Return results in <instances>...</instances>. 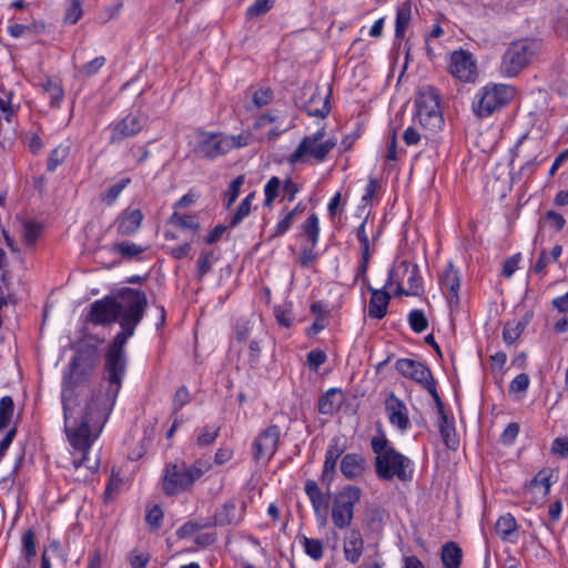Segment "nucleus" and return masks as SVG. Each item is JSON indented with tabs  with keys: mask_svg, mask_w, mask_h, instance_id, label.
Instances as JSON below:
<instances>
[{
	"mask_svg": "<svg viewBox=\"0 0 568 568\" xmlns=\"http://www.w3.org/2000/svg\"><path fill=\"white\" fill-rule=\"evenodd\" d=\"M104 335H87L77 346L75 354L69 364V372L62 379L61 399L64 417V430L72 448L79 453L73 456L72 465L78 471L82 467L91 473L95 471L98 464H88V454L93 444L92 424L88 420L89 414L85 403L90 399L92 390L88 382L100 359V345L104 343Z\"/></svg>",
	"mask_w": 568,
	"mask_h": 568,
	"instance_id": "nucleus-1",
	"label": "nucleus"
},
{
	"mask_svg": "<svg viewBox=\"0 0 568 568\" xmlns=\"http://www.w3.org/2000/svg\"><path fill=\"white\" fill-rule=\"evenodd\" d=\"M138 322H121V331L108 345L104 354V371L106 378L97 389H92L90 399L85 403L88 420L92 424L93 442L99 437L115 404L126 372L125 344L133 336Z\"/></svg>",
	"mask_w": 568,
	"mask_h": 568,
	"instance_id": "nucleus-2",
	"label": "nucleus"
},
{
	"mask_svg": "<svg viewBox=\"0 0 568 568\" xmlns=\"http://www.w3.org/2000/svg\"><path fill=\"white\" fill-rule=\"evenodd\" d=\"M148 305L144 292L121 287L94 301L85 320H141Z\"/></svg>",
	"mask_w": 568,
	"mask_h": 568,
	"instance_id": "nucleus-3",
	"label": "nucleus"
},
{
	"mask_svg": "<svg viewBox=\"0 0 568 568\" xmlns=\"http://www.w3.org/2000/svg\"><path fill=\"white\" fill-rule=\"evenodd\" d=\"M371 447L375 454V471L381 480H398L406 483L412 480L414 475V463L403 455L388 440L382 428L371 439Z\"/></svg>",
	"mask_w": 568,
	"mask_h": 568,
	"instance_id": "nucleus-4",
	"label": "nucleus"
},
{
	"mask_svg": "<svg viewBox=\"0 0 568 568\" xmlns=\"http://www.w3.org/2000/svg\"><path fill=\"white\" fill-rule=\"evenodd\" d=\"M344 450L345 447L341 444L339 438H332L325 453V459L321 475V480L327 489L326 494L322 491L317 481L314 479H306L304 484V491L310 499L316 523L320 526H325L327 523V513L329 508L328 490L334 480L337 460Z\"/></svg>",
	"mask_w": 568,
	"mask_h": 568,
	"instance_id": "nucleus-5",
	"label": "nucleus"
},
{
	"mask_svg": "<svg viewBox=\"0 0 568 568\" xmlns=\"http://www.w3.org/2000/svg\"><path fill=\"white\" fill-rule=\"evenodd\" d=\"M212 464L199 458L187 465L184 460L168 463L163 469L162 490L165 496H176L189 491L210 469Z\"/></svg>",
	"mask_w": 568,
	"mask_h": 568,
	"instance_id": "nucleus-6",
	"label": "nucleus"
},
{
	"mask_svg": "<svg viewBox=\"0 0 568 568\" xmlns=\"http://www.w3.org/2000/svg\"><path fill=\"white\" fill-rule=\"evenodd\" d=\"M541 43L535 39L513 41L501 57L500 72L513 78L527 68L534 57L540 51Z\"/></svg>",
	"mask_w": 568,
	"mask_h": 568,
	"instance_id": "nucleus-7",
	"label": "nucleus"
},
{
	"mask_svg": "<svg viewBox=\"0 0 568 568\" xmlns=\"http://www.w3.org/2000/svg\"><path fill=\"white\" fill-rule=\"evenodd\" d=\"M245 144V142H242V135L230 136L223 133L197 130L195 132V143L192 148V152L197 158L214 160Z\"/></svg>",
	"mask_w": 568,
	"mask_h": 568,
	"instance_id": "nucleus-8",
	"label": "nucleus"
},
{
	"mask_svg": "<svg viewBox=\"0 0 568 568\" xmlns=\"http://www.w3.org/2000/svg\"><path fill=\"white\" fill-rule=\"evenodd\" d=\"M362 490L354 485H347L334 494L332 499L331 519L335 528L348 529L354 520L355 506L359 503Z\"/></svg>",
	"mask_w": 568,
	"mask_h": 568,
	"instance_id": "nucleus-9",
	"label": "nucleus"
},
{
	"mask_svg": "<svg viewBox=\"0 0 568 568\" xmlns=\"http://www.w3.org/2000/svg\"><path fill=\"white\" fill-rule=\"evenodd\" d=\"M514 89L506 84H487L480 89L473 102V111L478 118H487L504 108L513 98Z\"/></svg>",
	"mask_w": 568,
	"mask_h": 568,
	"instance_id": "nucleus-10",
	"label": "nucleus"
},
{
	"mask_svg": "<svg viewBox=\"0 0 568 568\" xmlns=\"http://www.w3.org/2000/svg\"><path fill=\"white\" fill-rule=\"evenodd\" d=\"M395 367L404 377L410 378L423 385L435 399L439 408H443L440 397L436 389V382L430 369L426 365L410 358H399L396 361Z\"/></svg>",
	"mask_w": 568,
	"mask_h": 568,
	"instance_id": "nucleus-11",
	"label": "nucleus"
},
{
	"mask_svg": "<svg viewBox=\"0 0 568 568\" xmlns=\"http://www.w3.org/2000/svg\"><path fill=\"white\" fill-rule=\"evenodd\" d=\"M439 283L443 293L446 295L450 320H455L456 317H468L469 315L467 314V311L460 305L458 295L460 288L459 272L454 267L452 261L440 274Z\"/></svg>",
	"mask_w": 568,
	"mask_h": 568,
	"instance_id": "nucleus-12",
	"label": "nucleus"
},
{
	"mask_svg": "<svg viewBox=\"0 0 568 568\" xmlns=\"http://www.w3.org/2000/svg\"><path fill=\"white\" fill-rule=\"evenodd\" d=\"M281 437V428L271 425L262 430L253 442V457L256 462H268L277 450Z\"/></svg>",
	"mask_w": 568,
	"mask_h": 568,
	"instance_id": "nucleus-13",
	"label": "nucleus"
},
{
	"mask_svg": "<svg viewBox=\"0 0 568 568\" xmlns=\"http://www.w3.org/2000/svg\"><path fill=\"white\" fill-rule=\"evenodd\" d=\"M448 71L454 78L467 83L475 82L477 78L473 54L463 49L452 53Z\"/></svg>",
	"mask_w": 568,
	"mask_h": 568,
	"instance_id": "nucleus-14",
	"label": "nucleus"
},
{
	"mask_svg": "<svg viewBox=\"0 0 568 568\" xmlns=\"http://www.w3.org/2000/svg\"><path fill=\"white\" fill-rule=\"evenodd\" d=\"M336 146V140L327 139L322 143H306L305 149L302 148V142L298 144L296 150L290 155L288 162L290 164H296L300 162H305L306 158H313L318 162H322L326 159L328 153Z\"/></svg>",
	"mask_w": 568,
	"mask_h": 568,
	"instance_id": "nucleus-15",
	"label": "nucleus"
},
{
	"mask_svg": "<svg viewBox=\"0 0 568 568\" xmlns=\"http://www.w3.org/2000/svg\"><path fill=\"white\" fill-rule=\"evenodd\" d=\"M385 412L389 424L400 433H405L410 428L412 424L407 406L394 393L388 394L385 399Z\"/></svg>",
	"mask_w": 568,
	"mask_h": 568,
	"instance_id": "nucleus-16",
	"label": "nucleus"
},
{
	"mask_svg": "<svg viewBox=\"0 0 568 568\" xmlns=\"http://www.w3.org/2000/svg\"><path fill=\"white\" fill-rule=\"evenodd\" d=\"M303 234L306 236L308 247L305 246L300 253V263L303 267H307L311 262L315 261L317 254L314 252L315 246L318 243L320 237V223L318 217L315 213H312L307 220L301 225Z\"/></svg>",
	"mask_w": 568,
	"mask_h": 568,
	"instance_id": "nucleus-17",
	"label": "nucleus"
},
{
	"mask_svg": "<svg viewBox=\"0 0 568 568\" xmlns=\"http://www.w3.org/2000/svg\"><path fill=\"white\" fill-rule=\"evenodd\" d=\"M144 214L140 209H125L113 221L112 225L116 229L119 236H132L141 227Z\"/></svg>",
	"mask_w": 568,
	"mask_h": 568,
	"instance_id": "nucleus-18",
	"label": "nucleus"
},
{
	"mask_svg": "<svg viewBox=\"0 0 568 568\" xmlns=\"http://www.w3.org/2000/svg\"><path fill=\"white\" fill-rule=\"evenodd\" d=\"M143 126L144 120L141 116L128 114L112 128L110 143H120L126 138L136 135Z\"/></svg>",
	"mask_w": 568,
	"mask_h": 568,
	"instance_id": "nucleus-19",
	"label": "nucleus"
},
{
	"mask_svg": "<svg viewBox=\"0 0 568 568\" xmlns=\"http://www.w3.org/2000/svg\"><path fill=\"white\" fill-rule=\"evenodd\" d=\"M245 505H239L235 499L225 501L216 509L213 516L212 526L237 525L244 517Z\"/></svg>",
	"mask_w": 568,
	"mask_h": 568,
	"instance_id": "nucleus-20",
	"label": "nucleus"
},
{
	"mask_svg": "<svg viewBox=\"0 0 568 568\" xmlns=\"http://www.w3.org/2000/svg\"><path fill=\"white\" fill-rule=\"evenodd\" d=\"M343 551L345 559L351 564H357L364 551V539L357 528L348 529L344 535Z\"/></svg>",
	"mask_w": 568,
	"mask_h": 568,
	"instance_id": "nucleus-21",
	"label": "nucleus"
},
{
	"mask_svg": "<svg viewBox=\"0 0 568 568\" xmlns=\"http://www.w3.org/2000/svg\"><path fill=\"white\" fill-rule=\"evenodd\" d=\"M331 90L322 92L317 87L304 104V110L310 116L325 119L331 112Z\"/></svg>",
	"mask_w": 568,
	"mask_h": 568,
	"instance_id": "nucleus-22",
	"label": "nucleus"
},
{
	"mask_svg": "<svg viewBox=\"0 0 568 568\" xmlns=\"http://www.w3.org/2000/svg\"><path fill=\"white\" fill-rule=\"evenodd\" d=\"M367 288L371 292L368 315L373 318L382 320L386 315L390 294L388 291H386V287L373 288L371 285H368Z\"/></svg>",
	"mask_w": 568,
	"mask_h": 568,
	"instance_id": "nucleus-23",
	"label": "nucleus"
},
{
	"mask_svg": "<svg viewBox=\"0 0 568 568\" xmlns=\"http://www.w3.org/2000/svg\"><path fill=\"white\" fill-rule=\"evenodd\" d=\"M496 534L498 537L510 544H516L519 539L518 536V524L516 518L511 514H505L500 516L495 525Z\"/></svg>",
	"mask_w": 568,
	"mask_h": 568,
	"instance_id": "nucleus-24",
	"label": "nucleus"
},
{
	"mask_svg": "<svg viewBox=\"0 0 568 568\" xmlns=\"http://www.w3.org/2000/svg\"><path fill=\"white\" fill-rule=\"evenodd\" d=\"M366 469V460L361 454H346L341 460V471L347 479L361 477Z\"/></svg>",
	"mask_w": 568,
	"mask_h": 568,
	"instance_id": "nucleus-25",
	"label": "nucleus"
},
{
	"mask_svg": "<svg viewBox=\"0 0 568 568\" xmlns=\"http://www.w3.org/2000/svg\"><path fill=\"white\" fill-rule=\"evenodd\" d=\"M419 123L430 130L436 131L442 128L444 118L440 111V104L429 105L427 109L417 110Z\"/></svg>",
	"mask_w": 568,
	"mask_h": 568,
	"instance_id": "nucleus-26",
	"label": "nucleus"
},
{
	"mask_svg": "<svg viewBox=\"0 0 568 568\" xmlns=\"http://www.w3.org/2000/svg\"><path fill=\"white\" fill-rule=\"evenodd\" d=\"M442 561L445 568H459L462 564V548L454 541H447L442 547Z\"/></svg>",
	"mask_w": 568,
	"mask_h": 568,
	"instance_id": "nucleus-27",
	"label": "nucleus"
},
{
	"mask_svg": "<svg viewBox=\"0 0 568 568\" xmlns=\"http://www.w3.org/2000/svg\"><path fill=\"white\" fill-rule=\"evenodd\" d=\"M440 104V97L436 88L426 85L419 89L418 95L415 100L417 110L427 109L429 105Z\"/></svg>",
	"mask_w": 568,
	"mask_h": 568,
	"instance_id": "nucleus-28",
	"label": "nucleus"
},
{
	"mask_svg": "<svg viewBox=\"0 0 568 568\" xmlns=\"http://www.w3.org/2000/svg\"><path fill=\"white\" fill-rule=\"evenodd\" d=\"M412 17V7L410 2H403L396 12V22H395V37L403 38L405 34V30L410 22Z\"/></svg>",
	"mask_w": 568,
	"mask_h": 568,
	"instance_id": "nucleus-29",
	"label": "nucleus"
},
{
	"mask_svg": "<svg viewBox=\"0 0 568 568\" xmlns=\"http://www.w3.org/2000/svg\"><path fill=\"white\" fill-rule=\"evenodd\" d=\"M110 251L120 254L124 260H132L142 254L145 251V247L136 245L133 242L123 241L112 244Z\"/></svg>",
	"mask_w": 568,
	"mask_h": 568,
	"instance_id": "nucleus-30",
	"label": "nucleus"
},
{
	"mask_svg": "<svg viewBox=\"0 0 568 568\" xmlns=\"http://www.w3.org/2000/svg\"><path fill=\"white\" fill-rule=\"evenodd\" d=\"M300 542L303 547L304 552L315 561H320L324 556L323 541L306 536L300 537Z\"/></svg>",
	"mask_w": 568,
	"mask_h": 568,
	"instance_id": "nucleus-31",
	"label": "nucleus"
},
{
	"mask_svg": "<svg viewBox=\"0 0 568 568\" xmlns=\"http://www.w3.org/2000/svg\"><path fill=\"white\" fill-rule=\"evenodd\" d=\"M220 426L217 425H205L195 430L196 445L200 447H206L212 445L220 435Z\"/></svg>",
	"mask_w": 568,
	"mask_h": 568,
	"instance_id": "nucleus-32",
	"label": "nucleus"
},
{
	"mask_svg": "<svg viewBox=\"0 0 568 568\" xmlns=\"http://www.w3.org/2000/svg\"><path fill=\"white\" fill-rule=\"evenodd\" d=\"M526 328V322H506L503 341L507 346L514 345Z\"/></svg>",
	"mask_w": 568,
	"mask_h": 568,
	"instance_id": "nucleus-33",
	"label": "nucleus"
},
{
	"mask_svg": "<svg viewBox=\"0 0 568 568\" xmlns=\"http://www.w3.org/2000/svg\"><path fill=\"white\" fill-rule=\"evenodd\" d=\"M169 224H172L180 229H190L193 232H197L200 230V223L196 221L195 216L187 214H180L174 211L168 220Z\"/></svg>",
	"mask_w": 568,
	"mask_h": 568,
	"instance_id": "nucleus-34",
	"label": "nucleus"
},
{
	"mask_svg": "<svg viewBox=\"0 0 568 568\" xmlns=\"http://www.w3.org/2000/svg\"><path fill=\"white\" fill-rule=\"evenodd\" d=\"M254 199V192L250 193L245 199L242 200L240 205L237 206L236 211L234 212L229 227L234 229L236 227L244 217H246L251 213V205L252 201Z\"/></svg>",
	"mask_w": 568,
	"mask_h": 568,
	"instance_id": "nucleus-35",
	"label": "nucleus"
},
{
	"mask_svg": "<svg viewBox=\"0 0 568 568\" xmlns=\"http://www.w3.org/2000/svg\"><path fill=\"white\" fill-rule=\"evenodd\" d=\"M311 311L317 318L339 316L338 306L325 301H316L312 303Z\"/></svg>",
	"mask_w": 568,
	"mask_h": 568,
	"instance_id": "nucleus-36",
	"label": "nucleus"
},
{
	"mask_svg": "<svg viewBox=\"0 0 568 568\" xmlns=\"http://www.w3.org/2000/svg\"><path fill=\"white\" fill-rule=\"evenodd\" d=\"M163 519L164 514L161 507L159 505L151 507L145 515V523L148 525L149 531H158L162 527Z\"/></svg>",
	"mask_w": 568,
	"mask_h": 568,
	"instance_id": "nucleus-37",
	"label": "nucleus"
},
{
	"mask_svg": "<svg viewBox=\"0 0 568 568\" xmlns=\"http://www.w3.org/2000/svg\"><path fill=\"white\" fill-rule=\"evenodd\" d=\"M22 542V551L26 556V559L28 562H31V560L37 555V547H36V534L33 529H28L23 532L21 537Z\"/></svg>",
	"mask_w": 568,
	"mask_h": 568,
	"instance_id": "nucleus-38",
	"label": "nucleus"
},
{
	"mask_svg": "<svg viewBox=\"0 0 568 568\" xmlns=\"http://www.w3.org/2000/svg\"><path fill=\"white\" fill-rule=\"evenodd\" d=\"M14 404L10 396L0 398V429L6 428L12 417Z\"/></svg>",
	"mask_w": 568,
	"mask_h": 568,
	"instance_id": "nucleus-39",
	"label": "nucleus"
},
{
	"mask_svg": "<svg viewBox=\"0 0 568 568\" xmlns=\"http://www.w3.org/2000/svg\"><path fill=\"white\" fill-rule=\"evenodd\" d=\"M42 232V224L27 221L23 225V239L28 246H33Z\"/></svg>",
	"mask_w": 568,
	"mask_h": 568,
	"instance_id": "nucleus-40",
	"label": "nucleus"
},
{
	"mask_svg": "<svg viewBox=\"0 0 568 568\" xmlns=\"http://www.w3.org/2000/svg\"><path fill=\"white\" fill-rule=\"evenodd\" d=\"M282 181L277 176H272L264 187V205L267 207L272 206L273 201L278 196Z\"/></svg>",
	"mask_w": 568,
	"mask_h": 568,
	"instance_id": "nucleus-41",
	"label": "nucleus"
},
{
	"mask_svg": "<svg viewBox=\"0 0 568 568\" xmlns=\"http://www.w3.org/2000/svg\"><path fill=\"white\" fill-rule=\"evenodd\" d=\"M44 30L43 23H33L31 26L14 23L8 27V33L13 38H20L29 32H42Z\"/></svg>",
	"mask_w": 568,
	"mask_h": 568,
	"instance_id": "nucleus-42",
	"label": "nucleus"
},
{
	"mask_svg": "<svg viewBox=\"0 0 568 568\" xmlns=\"http://www.w3.org/2000/svg\"><path fill=\"white\" fill-rule=\"evenodd\" d=\"M551 473L552 471L548 468L539 470L536 474V476L530 480L529 486H541L544 488L542 495H548L551 488Z\"/></svg>",
	"mask_w": 568,
	"mask_h": 568,
	"instance_id": "nucleus-43",
	"label": "nucleus"
},
{
	"mask_svg": "<svg viewBox=\"0 0 568 568\" xmlns=\"http://www.w3.org/2000/svg\"><path fill=\"white\" fill-rule=\"evenodd\" d=\"M130 179H122L118 183L111 185L106 192L102 196V202H104L106 205L113 204L121 192L125 189V186L130 183Z\"/></svg>",
	"mask_w": 568,
	"mask_h": 568,
	"instance_id": "nucleus-44",
	"label": "nucleus"
},
{
	"mask_svg": "<svg viewBox=\"0 0 568 568\" xmlns=\"http://www.w3.org/2000/svg\"><path fill=\"white\" fill-rule=\"evenodd\" d=\"M68 154V148L57 146L53 149L48 159L47 170L49 172H53L61 163H63Z\"/></svg>",
	"mask_w": 568,
	"mask_h": 568,
	"instance_id": "nucleus-45",
	"label": "nucleus"
},
{
	"mask_svg": "<svg viewBox=\"0 0 568 568\" xmlns=\"http://www.w3.org/2000/svg\"><path fill=\"white\" fill-rule=\"evenodd\" d=\"M336 394L335 389L327 390L318 400V412L324 415H332L337 405L333 402V396Z\"/></svg>",
	"mask_w": 568,
	"mask_h": 568,
	"instance_id": "nucleus-46",
	"label": "nucleus"
},
{
	"mask_svg": "<svg viewBox=\"0 0 568 568\" xmlns=\"http://www.w3.org/2000/svg\"><path fill=\"white\" fill-rule=\"evenodd\" d=\"M70 4L64 14V22L75 24L82 17V2L81 0H69Z\"/></svg>",
	"mask_w": 568,
	"mask_h": 568,
	"instance_id": "nucleus-47",
	"label": "nucleus"
},
{
	"mask_svg": "<svg viewBox=\"0 0 568 568\" xmlns=\"http://www.w3.org/2000/svg\"><path fill=\"white\" fill-rule=\"evenodd\" d=\"M210 526H212L211 523L199 524L195 521H186L185 524H183L182 526H180L178 528L176 535L179 536V538H182V539L190 538L193 535H195L199 530H201L202 528L210 527Z\"/></svg>",
	"mask_w": 568,
	"mask_h": 568,
	"instance_id": "nucleus-48",
	"label": "nucleus"
},
{
	"mask_svg": "<svg viewBox=\"0 0 568 568\" xmlns=\"http://www.w3.org/2000/svg\"><path fill=\"white\" fill-rule=\"evenodd\" d=\"M366 224H367V219H365L361 223V225L356 229V236L361 244V255L372 256L373 252L371 251L369 239L365 231Z\"/></svg>",
	"mask_w": 568,
	"mask_h": 568,
	"instance_id": "nucleus-49",
	"label": "nucleus"
},
{
	"mask_svg": "<svg viewBox=\"0 0 568 568\" xmlns=\"http://www.w3.org/2000/svg\"><path fill=\"white\" fill-rule=\"evenodd\" d=\"M244 183V175H239L236 179H234L230 184L225 192V195L227 197L226 202V209H230L232 204L236 201L240 194L241 186Z\"/></svg>",
	"mask_w": 568,
	"mask_h": 568,
	"instance_id": "nucleus-50",
	"label": "nucleus"
},
{
	"mask_svg": "<svg viewBox=\"0 0 568 568\" xmlns=\"http://www.w3.org/2000/svg\"><path fill=\"white\" fill-rule=\"evenodd\" d=\"M272 8L270 0H256L252 6H250L246 10V17L248 19H254L260 16L265 14Z\"/></svg>",
	"mask_w": 568,
	"mask_h": 568,
	"instance_id": "nucleus-51",
	"label": "nucleus"
},
{
	"mask_svg": "<svg viewBox=\"0 0 568 568\" xmlns=\"http://www.w3.org/2000/svg\"><path fill=\"white\" fill-rule=\"evenodd\" d=\"M150 559V554L146 551L134 549L129 554V562L132 568H146Z\"/></svg>",
	"mask_w": 568,
	"mask_h": 568,
	"instance_id": "nucleus-52",
	"label": "nucleus"
},
{
	"mask_svg": "<svg viewBox=\"0 0 568 568\" xmlns=\"http://www.w3.org/2000/svg\"><path fill=\"white\" fill-rule=\"evenodd\" d=\"M104 63H105V58L103 55L97 57L93 60H91L90 62L83 64L80 68V73L88 78L92 77L99 72V70L104 65Z\"/></svg>",
	"mask_w": 568,
	"mask_h": 568,
	"instance_id": "nucleus-53",
	"label": "nucleus"
},
{
	"mask_svg": "<svg viewBox=\"0 0 568 568\" xmlns=\"http://www.w3.org/2000/svg\"><path fill=\"white\" fill-rule=\"evenodd\" d=\"M191 400V394L186 386H181L178 388V390L174 394L173 398V410L179 412L181 410L186 404H189Z\"/></svg>",
	"mask_w": 568,
	"mask_h": 568,
	"instance_id": "nucleus-54",
	"label": "nucleus"
},
{
	"mask_svg": "<svg viewBox=\"0 0 568 568\" xmlns=\"http://www.w3.org/2000/svg\"><path fill=\"white\" fill-rule=\"evenodd\" d=\"M327 359L326 353L322 349H312L307 354V365L312 371H317Z\"/></svg>",
	"mask_w": 568,
	"mask_h": 568,
	"instance_id": "nucleus-55",
	"label": "nucleus"
},
{
	"mask_svg": "<svg viewBox=\"0 0 568 568\" xmlns=\"http://www.w3.org/2000/svg\"><path fill=\"white\" fill-rule=\"evenodd\" d=\"M294 222L293 213H286L285 216L276 224L274 232L270 235V240L284 235Z\"/></svg>",
	"mask_w": 568,
	"mask_h": 568,
	"instance_id": "nucleus-56",
	"label": "nucleus"
},
{
	"mask_svg": "<svg viewBox=\"0 0 568 568\" xmlns=\"http://www.w3.org/2000/svg\"><path fill=\"white\" fill-rule=\"evenodd\" d=\"M519 434V424L509 423L500 435V440L505 445H511Z\"/></svg>",
	"mask_w": 568,
	"mask_h": 568,
	"instance_id": "nucleus-57",
	"label": "nucleus"
},
{
	"mask_svg": "<svg viewBox=\"0 0 568 568\" xmlns=\"http://www.w3.org/2000/svg\"><path fill=\"white\" fill-rule=\"evenodd\" d=\"M520 260H521L520 253H517V254L513 255L511 257L507 258L503 263V271H501L503 276H505L506 278H509L510 276H513V274L518 268V264H519Z\"/></svg>",
	"mask_w": 568,
	"mask_h": 568,
	"instance_id": "nucleus-58",
	"label": "nucleus"
},
{
	"mask_svg": "<svg viewBox=\"0 0 568 568\" xmlns=\"http://www.w3.org/2000/svg\"><path fill=\"white\" fill-rule=\"evenodd\" d=\"M398 270L399 266L397 268L392 267L388 270L387 281L383 287H386V291H388L396 284V294L402 295L404 293V288L398 280Z\"/></svg>",
	"mask_w": 568,
	"mask_h": 568,
	"instance_id": "nucleus-59",
	"label": "nucleus"
},
{
	"mask_svg": "<svg viewBox=\"0 0 568 568\" xmlns=\"http://www.w3.org/2000/svg\"><path fill=\"white\" fill-rule=\"evenodd\" d=\"M399 268H404V272L409 273V275H408L409 288L412 291H416L419 287V283H418V278H417V273H418L417 265L410 266L407 262L404 261L399 264Z\"/></svg>",
	"mask_w": 568,
	"mask_h": 568,
	"instance_id": "nucleus-60",
	"label": "nucleus"
},
{
	"mask_svg": "<svg viewBox=\"0 0 568 568\" xmlns=\"http://www.w3.org/2000/svg\"><path fill=\"white\" fill-rule=\"evenodd\" d=\"M273 91L271 89H261L254 92L253 102L257 108L268 104L273 100Z\"/></svg>",
	"mask_w": 568,
	"mask_h": 568,
	"instance_id": "nucleus-61",
	"label": "nucleus"
},
{
	"mask_svg": "<svg viewBox=\"0 0 568 568\" xmlns=\"http://www.w3.org/2000/svg\"><path fill=\"white\" fill-rule=\"evenodd\" d=\"M529 386V376L525 373L518 374L509 384V390L513 393L524 392Z\"/></svg>",
	"mask_w": 568,
	"mask_h": 568,
	"instance_id": "nucleus-62",
	"label": "nucleus"
},
{
	"mask_svg": "<svg viewBox=\"0 0 568 568\" xmlns=\"http://www.w3.org/2000/svg\"><path fill=\"white\" fill-rule=\"evenodd\" d=\"M47 94L49 97L50 104L57 108L60 105L64 92L60 84H49V92Z\"/></svg>",
	"mask_w": 568,
	"mask_h": 568,
	"instance_id": "nucleus-63",
	"label": "nucleus"
},
{
	"mask_svg": "<svg viewBox=\"0 0 568 568\" xmlns=\"http://www.w3.org/2000/svg\"><path fill=\"white\" fill-rule=\"evenodd\" d=\"M551 452L556 455H559L562 458L568 457V439L562 437H557L554 439L551 444Z\"/></svg>",
	"mask_w": 568,
	"mask_h": 568,
	"instance_id": "nucleus-64",
	"label": "nucleus"
}]
</instances>
